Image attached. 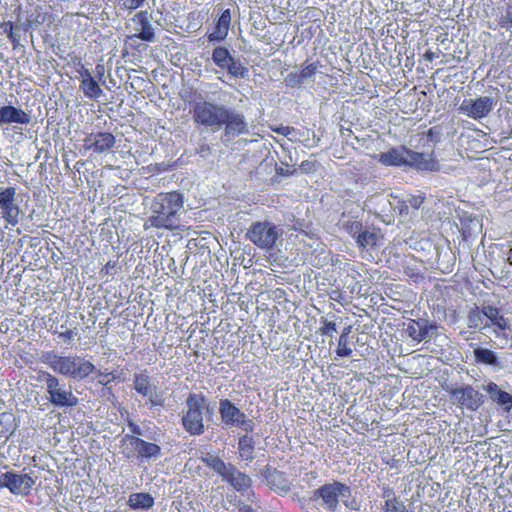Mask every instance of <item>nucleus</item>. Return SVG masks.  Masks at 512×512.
Returning a JSON list of instances; mask_svg holds the SVG:
<instances>
[{
    "label": "nucleus",
    "mask_w": 512,
    "mask_h": 512,
    "mask_svg": "<svg viewBox=\"0 0 512 512\" xmlns=\"http://www.w3.org/2000/svg\"><path fill=\"white\" fill-rule=\"evenodd\" d=\"M193 122L212 132L223 128L221 142L229 145L235 137L249 132L245 116L230 107L208 100L196 101L191 108Z\"/></svg>",
    "instance_id": "f257e3e1"
},
{
    "label": "nucleus",
    "mask_w": 512,
    "mask_h": 512,
    "mask_svg": "<svg viewBox=\"0 0 512 512\" xmlns=\"http://www.w3.org/2000/svg\"><path fill=\"white\" fill-rule=\"evenodd\" d=\"M182 210L183 197L180 193H160L151 202L148 222L155 228L175 230L179 227Z\"/></svg>",
    "instance_id": "f03ea898"
},
{
    "label": "nucleus",
    "mask_w": 512,
    "mask_h": 512,
    "mask_svg": "<svg viewBox=\"0 0 512 512\" xmlns=\"http://www.w3.org/2000/svg\"><path fill=\"white\" fill-rule=\"evenodd\" d=\"M351 489L344 483L334 481L313 490L311 499L319 502L327 511L335 512L342 502L347 508L356 510L357 502L351 497Z\"/></svg>",
    "instance_id": "7ed1b4c3"
},
{
    "label": "nucleus",
    "mask_w": 512,
    "mask_h": 512,
    "mask_svg": "<svg viewBox=\"0 0 512 512\" xmlns=\"http://www.w3.org/2000/svg\"><path fill=\"white\" fill-rule=\"evenodd\" d=\"M41 360L55 372L75 379L86 378L95 370L90 361L79 356H59L53 352H45Z\"/></svg>",
    "instance_id": "20e7f679"
},
{
    "label": "nucleus",
    "mask_w": 512,
    "mask_h": 512,
    "mask_svg": "<svg viewBox=\"0 0 512 512\" xmlns=\"http://www.w3.org/2000/svg\"><path fill=\"white\" fill-rule=\"evenodd\" d=\"M186 412L182 416V425L190 435H201L205 431L204 415L210 418L214 406L207 402L202 394L191 393L186 399Z\"/></svg>",
    "instance_id": "39448f33"
},
{
    "label": "nucleus",
    "mask_w": 512,
    "mask_h": 512,
    "mask_svg": "<svg viewBox=\"0 0 512 512\" xmlns=\"http://www.w3.org/2000/svg\"><path fill=\"white\" fill-rule=\"evenodd\" d=\"M201 461L213 471H215L223 481L227 482L237 492L245 493L250 490L252 480L250 476L241 472L232 463H225L219 456L206 453L201 457Z\"/></svg>",
    "instance_id": "423d86ee"
},
{
    "label": "nucleus",
    "mask_w": 512,
    "mask_h": 512,
    "mask_svg": "<svg viewBox=\"0 0 512 512\" xmlns=\"http://www.w3.org/2000/svg\"><path fill=\"white\" fill-rule=\"evenodd\" d=\"M39 381L46 384L48 400L55 407H74L78 404V398L73 394L71 387L61 383L60 380L49 372H41Z\"/></svg>",
    "instance_id": "0eeeda50"
},
{
    "label": "nucleus",
    "mask_w": 512,
    "mask_h": 512,
    "mask_svg": "<svg viewBox=\"0 0 512 512\" xmlns=\"http://www.w3.org/2000/svg\"><path fill=\"white\" fill-rule=\"evenodd\" d=\"M283 230L270 221H257L251 224L246 232V238L262 250L273 249L282 236Z\"/></svg>",
    "instance_id": "6e6552de"
},
{
    "label": "nucleus",
    "mask_w": 512,
    "mask_h": 512,
    "mask_svg": "<svg viewBox=\"0 0 512 512\" xmlns=\"http://www.w3.org/2000/svg\"><path fill=\"white\" fill-rule=\"evenodd\" d=\"M403 332L416 343H427L439 333L437 323L425 318L409 319L403 323Z\"/></svg>",
    "instance_id": "1a4fd4ad"
},
{
    "label": "nucleus",
    "mask_w": 512,
    "mask_h": 512,
    "mask_svg": "<svg viewBox=\"0 0 512 512\" xmlns=\"http://www.w3.org/2000/svg\"><path fill=\"white\" fill-rule=\"evenodd\" d=\"M219 414L227 427H237L246 433L252 432L254 429L253 420L247 419L246 415L228 399L220 400Z\"/></svg>",
    "instance_id": "9d476101"
},
{
    "label": "nucleus",
    "mask_w": 512,
    "mask_h": 512,
    "mask_svg": "<svg viewBox=\"0 0 512 512\" xmlns=\"http://www.w3.org/2000/svg\"><path fill=\"white\" fill-rule=\"evenodd\" d=\"M496 102L492 97L482 96L476 99H464L459 106V112L475 120L486 117L494 108Z\"/></svg>",
    "instance_id": "9b49d317"
},
{
    "label": "nucleus",
    "mask_w": 512,
    "mask_h": 512,
    "mask_svg": "<svg viewBox=\"0 0 512 512\" xmlns=\"http://www.w3.org/2000/svg\"><path fill=\"white\" fill-rule=\"evenodd\" d=\"M450 394L458 405L465 407L470 411L478 410L484 402V395L474 389L471 385L452 389L450 390Z\"/></svg>",
    "instance_id": "f8f14e48"
},
{
    "label": "nucleus",
    "mask_w": 512,
    "mask_h": 512,
    "mask_svg": "<svg viewBox=\"0 0 512 512\" xmlns=\"http://www.w3.org/2000/svg\"><path fill=\"white\" fill-rule=\"evenodd\" d=\"M34 483L28 474L6 472L0 475V486L8 488L13 494L28 495Z\"/></svg>",
    "instance_id": "ddd939ff"
},
{
    "label": "nucleus",
    "mask_w": 512,
    "mask_h": 512,
    "mask_svg": "<svg viewBox=\"0 0 512 512\" xmlns=\"http://www.w3.org/2000/svg\"><path fill=\"white\" fill-rule=\"evenodd\" d=\"M16 189L14 187L0 188V208L2 217L12 226L18 224L20 208L15 201Z\"/></svg>",
    "instance_id": "4468645a"
},
{
    "label": "nucleus",
    "mask_w": 512,
    "mask_h": 512,
    "mask_svg": "<svg viewBox=\"0 0 512 512\" xmlns=\"http://www.w3.org/2000/svg\"><path fill=\"white\" fill-rule=\"evenodd\" d=\"M115 144V137L109 132L90 134L84 139V148L96 153H104Z\"/></svg>",
    "instance_id": "2eb2a0df"
},
{
    "label": "nucleus",
    "mask_w": 512,
    "mask_h": 512,
    "mask_svg": "<svg viewBox=\"0 0 512 512\" xmlns=\"http://www.w3.org/2000/svg\"><path fill=\"white\" fill-rule=\"evenodd\" d=\"M151 18L152 16L148 11H140L132 19L136 26H138L136 37L146 42H153L155 40V31L150 22Z\"/></svg>",
    "instance_id": "dca6fc26"
},
{
    "label": "nucleus",
    "mask_w": 512,
    "mask_h": 512,
    "mask_svg": "<svg viewBox=\"0 0 512 512\" xmlns=\"http://www.w3.org/2000/svg\"><path fill=\"white\" fill-rule=\"evenodd\" d=\"M406 154L405 166L415 168L419 171L438 170V163L429 155L408 150Z\"/></svg>",
    "instance_id": "f3484780"
},
{
    "label": "nucleus",
    "mask_w": 512,
    "mask_h": 512,
    "mask_svg": "<svg viewBox=\"0 0 512 512\" xmlns=\"http://www.w3.org/2000/svg\"><path fill=\"white\" fill-rule=\"evenodd\" d=\"M30 121V115L20 108L11 105L2 106L0 108V126L13 123L29 124Z\"/></svg>",
    "instance_id": "a211bd4d"
},
{
    "label": "nucleus",
    "mask_w": 512,
    "mask_h": 512,
    "mask_svg": "<svg viewBox=\"0 0 512 512\" xmlns=\"http://www.w3.org/2000/svg\"><path fill=\"white\" fill-rule=\"evenodd\" d=\"M483 390L486 391L490 399L496 402L499 406H502L505 411H510L512 408V395L506 391L500 389V387L490 381L486 385L482 386Z\"/></svg>",
    "instance_id": "6ab92c4d"
},
{
    "label": "nucleus",
    "mask_w": 512,
    "mask_h": 512,
    "mask_svg": "<svg viewBox=\"0 0 512 512\" xmlns=\"http://www.w3.org/2000/svg\"><path fill=\"white\" fill-rule=\"evenodd\" d=\"M230 22L231 13L229 9H226L216 21L214 30L207 35L209 42L223 41L228 35Z\"/></svg>",
    "instance_id": "aec40b11"
},
{
    "label": "nucleus",
    "mask_w": 512,
    "mask_h": 512,
    "mask_svg": "<svg viewBox=\"0 0 512 512\" xmlns=\"http://www.w3.org/2000/svg\"><path fill=\"white\" fill-rule=\"evenodd\" d=\"M406 149L391 148L386 152H382L377 156V160L386 166H405Z\"/></svg>",
    "instance_id": "412c9836"
},
{
    "label": "nucleus",
    "mask_w": 512,
    "mask_h": 512,
    "mask_svg": "<svg viewBox=\"0 0 512 512\" xmlns=\"http://www.w3.org/2000/svg\"><path fill=\"white\" fill-rule=\"evenodd\" d=\"M162 455L159 445L147 442L141 438L138 440V453L137 458L143 461L156 460Z\"/></svg>",
    "instance_id": "4be33fe9"
},
{
    "label": "nucleus",
    "mask_w": 512,
    "mask_h": 512,
    "mask_svg": "<svg viewBox=\"0 0 512 512\" xmlns=\"http://www.w3.org/2000/svg\"><path fill=\"white\" fill-rule=\"evenodd\" d=\"M483 316L487 319L490 326H496L499 330L504 331L509 328L506 318L500 315L499 309L492 305H484L481 309Z\"/></svg>",
    "instance_id": "5701e85b"
},
{
    "label": "nucleus",
    "mask_w": 512,
    "mask_h": 512,
    "mask_svg": "<svg viewBox=\"0 0 512 512\" xmlns=\"http://www.w3.org/2000/svg\"><path fill=\"white\" fill-rule=\"evenodd\" d=\"M473 353L477 363L492 366L495 369L503 368V365L500 362L499 357L494 351L488 348L477 347L474 349Z\"/></svg>",
    "instance_id": "b1692460"
},
{
    "label": "nucleus",
    "mask_w": 512,
    "mask_h": 512,
    "mask_svg": "<svg viewBox=\"0 0 512 512\" xmlns=\"http://www.w3.org/2000/svg\"><path fill=\"white\" fill-rule=\"evenodd\" d=\"M263 476L271 487L282 491L289 490V484L284 473L267 466L263 470Z\"/></svg>",
    "instance_id": "393cba45"
},
{
    "label": "nucleus",
    "mask_w": 512,
    "mask_h": 512,
    "mask_svg": "<svg viewBox=\"0 0 512 512\" xmlns=\"http://www.w3.org/2000/svg\"><path fill=\"white\" fill-rule=\"evenodd\" d=\"M139 437L126 434L120 440V453L127 459L137 457Z\"/></svg>",
    "instance_id": "a878e982"
},
{
    "label": "nucleus",
    "mask_w": 512,
    "mask_h": 512,
    "mask_svg": "<svg viewBox=\"0 0 512 512\" xmlns=\"http://www.w3.org/2000/svg\"><path fill=\"white\" fill-rule=\"evenodd\" d=\"M223 70H226L233 78L245 79L249 77V69L236 57H233Z\"/></svg>",
    "instance_id": "bb28decb"
},
{
    "label": "nucleus",
    "mask_w": 512,
    "mask_h": 512,
    "mask_svg": "<svg viewBox=\"0 0 512 512\" xmlns=\"http://www.w3.org/2000/svg\"><path fill=\"white\" fill-rule=\"evenodd\" d=\"M128 504L133 509H149L154 504L153 497L148 493L131 494Z\"/></svg>",
    "instance_id": "cd10ccee"
},
{
    "label": "nucleus",
    "mask_w": 512,
    "mask_h": 512,
    "mask_svg": "<svg viewBox=\"0 0 512 512\" xmlns=\"http://www.w3.org/2000/svg\"><path fill=\"white\" fill-rule=\"evenodd\" d=\"M133 382L134 389L142 396L150 394V391L153 390L154 387V385L151 383L150 377L146 373L134 374Z\"/></svg>",
    "instance_id": "c85d7f7f"
},
{
    "label": "nucleus",
    "mask_w": 512,
    "mask_h": 512,
    "mask_svg": "<svg viewBox=\"0 0 512 512\" xmlns=\"http://www.w3.org/2000/svg\"><path fill=\"white\" fill-rule=\"evenodd\" d=\"M233 57L234 56L231 55L229 50L223 46L215 47L211 55V59L214 64L222 70L227 66Z\"/></svg>",
    "instance_id": "c756f323"
},
{
    "label": "nucleus",
    "mask_w": 512,
    "mask_h": 512,
    "mask_svg": "<svg viewBox=\"0 0 512 512\" xmlns=\"http://www.w3.org/2000/svg\"><path fill=\"white\" fill-rule=\"evenodd\" d=\"M239 453L240 456L247 460L252 461L254 459L253 457V450H254V441L252 437L248 436L247 434L240 437L239 443H238Z\"/></svg>",
    "instance_id": "7c9ffc66"
},
{
    "label": "nucleus",
    "mask_w": 512,
    "mask_h": 512,
    "mask_svg": "<svg viewBox=\"0 0 512 512\" xmlns=\"http://www.w3.org/2000/svg\"><path fill=\"white\" fill-rule=\"evenodd\" d=\"M80 89L83 91L84 95L90 99H98L103 94V90L94 78L82 82Z\"/></svg>",
    "instance_id": "2f4dec72"
},
{
    "label": "nucleus",
    "mask_w": 512,
    "mask_h": 512,
    "mask_svg": "<svg viewBox=\"0 0 512 512\" xmlns=\"http://www.w3.org/2000/svg\"><path fill=\"white\" fill-rule=\"evenodd\" d=\"M468 326L474 329H485L489 327V322H484V316L481 310L478 308L472 309L468 315Z\"/></svg>",
    "instance_id": "473e14b6"
},
{
    "label": "nucleus",
    "mask_w": 512,
    "mask_h": 512,
    "mask_svg": "<svg viewBox=\"0 0 512 512\" xmlns=\"http://www.w3.org/2000/svg\"><path fill=\"white\" fill-rule=\"evenodd\" d=\"M351 332V326L343 329L342 334L338 340V348L336 353L339 357H349L352 354V349L348 347V335Z\"/></svg>",
    "instance_id": "72a5a7b5"
},
{
    "label": "nucleus",
    "mask_w": 512,
    "mask_h": 512,
    "mask_svg": "<svg viewBox=\"0 0 512 512\" xmlns=\"http://www.w3.org/2000/svg\"><path fill=\"white\" fill-rule=\"evenodd\" d=\"M377 241H378L377 233L369 231V230L363 231L361 229L360 233L356 237L357 244L362 248H365L367 246H371V247L375 246Z\"/></svg>",
    "instance_id": "f704fd0d"
},
{
    "label": "nucleus",
    "mask_w": 512,
    "mask_h": 512,
    "mask_svg": "<svg viewBox=\"0 0 512 512\" xmlns=\"http://www.w3.org/2000/svg\"><path fill=\"white\" fill-rule=\"evenodd\" d=\"M340 225L343 230H345L348 234L353 237H357L362 229V223L357 220H352L351 218L342 217L340 220Z\"/></svg>",
    "instance_id": "c9c22d12"
},
{
    "label": "nucleus",
    "mask_w": 512,
    "mask_h": 512,
    "mask_svg": "<svg viewBox=\"0 0 512 512\" xmlns=\"http://www.w3.org/2000/svg\"><path fill=\"white\" fill-rule=\"evenodd\" d=\"M145 397L149 398V403L151 406H164L165 399L162 393L157 391L155 386L153 387V390L150 391V394L146 395Z\"/></svg>",
    "instance_id": "e433bc0d"
},
{
    "label": "nucleus",
    "mask_w": 512,
    "mask_h": 512,
    "mask_svg": "<svg viewBox=\"0 0 512 512\" xmlns=\"http://www.w3.org/2000/svg\"><path fill=\"white\" fill-rule=\"evenodd\" d=\"M322 326L319 328V332L322 335L333 336V333L337 331L336 323L328 321L327 319H321Z\"/></svg>",
    "instance_id": "4c0bfd02"
},
{
    "label": "nucleus",
    "mask_w": 512,
    "mask_h": 512,
    "mask_svg": "<svg viewBox=\"0 0 512 512\" xmlns=\"http://www.w3.org/2000/svg\"><path fill=\"white\" fill-rule=\"evenodd\" d=\"M317 71V66L315 64H309L305 66L299 74L302 82L304 83L306 80L312 78Z\"/></svg>",
    "instance_id": "58836bf2"
},
{
    "label": "nucleus",
    "mask_w": 512,
    "mask_h": 512,
    "mask_svg": "<svg viewBox=\"0 0 512 512\" xmlns=\"http://www.w3.org/2000/svg\"><path fill=\"white\" fill-rule=\"evenodd\" d=\"M195 153L197 155H199L200 157L202 158H207L210 156L211 154V147L210 145L206 142V140H202L198 143L196 149H195Z\"/></svg>",
    "instance_id": "ea45409f"
},
{
    "label": "nucleus",
    "mask_w": 512,
    "mask_h": 512,
    "mask_svg": "<svg viewBox=\"0 0 512 512\" xmlns=\"http://www.w3.org/2000/svg\"><path fill=\"white\" fill-rule=\"evenodd\" d=\"M286 81L290 86H300L303 84L301 78L299 77L298 73H290L288 74Z\"/></svg>",
    "instance_id": "a19ab883"
},
{
    "label": "nucleus",
    "mask_w": 512,
    "mask_h": 512,
    "mask_svg": "<svg viewBox=\"0 0 512 512\" xmlns=\"http://www.w3.org/2000/svg\"><path fill=\"white\" fill-rule=\"evenodd\" d=\"M6 26H9V33L7 36L10 39V41L14 44L18 43L20 36L13 31L14 24L11 21H8L6 22Z\"/></svg>",
    "instance_id": "79ce46f5"
},
{
    "label": "nucleus",
    "mask_w": 512,
    "mask_h": 512,
    "mask_svg": "<svg viewBox=\"0 0 512 512\" xmlns=\"http://www.w3.org/2000/svg\"><path fill=\"white\" fill-rule=\"evenodd\" d=\"M77 334H78L77 329L74 328V329H68L63 332H59L58 336L65 341H69V340L73 339Z\"/></svg>",
    "instance_id": "37998d69"
},
{
    "label": "nucleus",
    "mask_w": 512,
    "mask_h": 512,
    "mask_svg": "<svg viewBox=\"0 0 512 512\" xmlns=\"http://www.w3.org/2000/svg\"><path fill=\"white\" fill-rule=\"evenodd\" d=\"M123 7L129 10H135L141 7V2L138 0H123Z\"/></svg>",
    "instance_id": "c03bdc74"
},
{
    "label": "nucleus",
    "mask_w": 512,
    "mask_h": 512,
    "mask_svg": "<svg viewBox=\"0 0 512 512\" xmlns=\"http://www.w3.org/2000/svg\"><path fill=\"white\" fill-rule=\"evenodd\" d=\"M78 73L79 77L81 78V83L93 78L91 72L88 69H86L83 65H81L80 69L78 70Z\"/></svg>",
    "instance_id": "a18cd8bd"
},
{
    "label": "nucleus",
    "mask_w": 512,
    "mask_h": 512,
    "mask_svg": "<svg viewBox=\"0 0 512 512\" xmlns=\"http://www.w3.org/2000/svg\"><path fill=\"white\" fill-rule=\"evenodd\" d=\"M100 376H102V379L99 380V383L104 386H107L115 379V376L112 375L111 373H105V374L100 373Z\"/></svg>",
    "instance_id": "49530a36"
},
{
    "label": "nucleus",
    "mask_w": 512,
    "mask_h": 512,
    "mask_svg": "<svg viewBox=\"0 0 512 512\" xmlns=\"http://www.w3.org/2000/svg\"><path fill=\"white\" fill-rule=\"evenodd\" d=\"M128 427L131 431V435H143V430L140 428L139 425H137L136 423L132 422V421H129L128 423Z\"/></svg>",
    "instance_id": "de8ad7c7"
},
{
    "label": "nucleus",
    "mask_w": 512,
    "mask_h": 512,
    "mask_svg": "<svg viewBox=\"0 0 512 512\" xmlns=\"http://www.w3.org/2000/svg\"><path fill=\"white\" fill-rule=\"evenodd\" d=\"M239 512H255L254 509H252L249 505L242 504L239 507Z\"/></svg>",
    "instance_id": "09e8293b"
},
{
    "label": "nucleus",
    "mask_w": 512,
    "mask_h": 512,
    "mask_svg": "<svg viewBox=\"0 0 512 512\" xmlns=\"http://www.w3.org/2000/svg\"><path fill=\"white\" fill-rule=\"evenodd\" d=\"M421 203H422V200L415 198V199H413V200L411 201V206H412L413 208H416V209H417V208H419V206H420V204H421Z\"/></svg>",
    "instance_id": "8fccbe9b"
},
{
    "label": "nucleus",
    "mask_w": 512,
    "mask_h": 512,
    "mask_svg": "<svg viewBox=\"0 0 512 512\" xmlns=\"http://www.w3.org/2000/svg\"><path fill=\"white\" fill-rule=\"evenodd\" d=\"M290 130H291V128H290V127H282L280 131H281V133H282L283 135H288V134H289V132H290Z\"/></svg>",
    "instance_id": "3c124183"
},
{
    "label": "nucleus",
    "mask_w": 512,
    "mask_h": 512,
    "mask_svg": "<svg viewBox=\"0 0 512 512\" xmlns=\"http://www.w3.org/2000/svg\"><path fill=\"white\" fill-rule=\"evenodd\" d=\"M96 70H97L99 75H102V73L104 71V67L102 65H97L96 66Z\"/></svg>",
    "instance_id": "603ef678"
},
{
    "label": "nucleus",
    "mask_w": 512,
    "mask_h": 512,
    "mask_svg": "<svg viewBox=\"0 0 512 512\" xmlns=\"http://www.w3.org/2000/svg\"><path fill=\"white\" fill-rule=\"evenodd\" d=\"M433 53L432 52H426L425 57L427 60L431 61L433 59Z\"/></svg>",
    "instance_id": "864d4df0"
},
{
    "label": "nucleus",
    "mask_w": 512,
    "mask_h": 512,
    "mask_svg": "<svg viewBox=\"0 0 512 512\" xmlns=\"http://www.w3.org/2000/svg\"><path fill=\"white\" fill-rule=\"evenodd\" d=\"M2 28H3L4 32L8 35V33H9V26H6V22H4L2 24Z\"/></svg>",
    "instance_id": "5fc2aeb1"
},
{
    "label": "nucleus",
    "mask_w": 512,
    "mask_h": 512,
    "mask_svg": "<svg viewBox=\"0 0 512 512\" xmlns=\"http://www.w3.org/2000/svg\"><path fill=\"white\" fill-rule=\"evenodd\" d=\"M508 260L510 261V264L512 265V249L510 250V256L508 257Z\"/></svg>",
    "instance_id": "6e6d98bb"
}]
</instances>
